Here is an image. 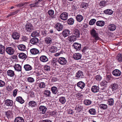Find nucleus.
<instances>
[{
    "mask_svg": "<svg viewBox=\"0 0 122 122\" xmlns=\"http://www.w3.org/2000/svg\"><path fill=\"white\" fill-rule=\"evenodd\" d=\"M33 30V26L31 24L29 23L26 24L24 28V30L25 32H31Z\"/></svg>",
    "mask_w": 122,
    "mask_h": 122,
    "instance_id": "f257e3e1",
    "label": "nucleus"
},
{
    "mask_svg": "<svg viewBox=\"0 0 122 122\" xmlns=\"http://www.w3.org/2000/svg\"><path fill=\"white\" fill-rule=\"evenodd\" d=\"M5 50L6 53L9 55H13L15 51L14 49L11 47H6L5 48Z\"/></svg>",
    "mask_w": 122,
    "mask_h": 122,
    "instance_id": "f03ea898",
    "label": "nucleus"
},
{
    "mask_svg": "<svg viewBox=\"0 0 122 122\" xmlns=\"http://www.w3.org/2000/svg\"><path fill=\"white\" fill-rule=\"evenodd\" d=\"M107 82L105 81H102L101 83H100V85L101 86V87L100 89L101 90H103V91H100L101 92H100L101 93V92H105L106 91L105 90V88H106V85L107 83Z\"/></svg>",
    "mask_w": 122,
    "mask_h": 122,
    "instance_id": "7ed1b4c3",
    "label": "nucleus"
},
{
    "mask_svg": "<svg viewBox=\"0 0 122 122\" xmlns=\"http://www.w3.org/2000/svg\"><path fill=\"white\" fill-rule=\"evenodd\" d=\"M58 62L60 64L63 65H65L67 62L65 58L61 57L59 58L58 60Z\"/></svg>",
    "mask_w": 122,
    "mask_h": 122,
    "instance_id": "20e7f679",
    "label": "nucleus"
},
{
    "mask_svg": "<svg viewBox=\"0 0 122 122\" xmlns=\"http://www.w3.org/2000/svg\"><path fill=\"white\" fill-rule=\"evenodd\" d=\"M68 15L66 12H64L61 14L60 15V18L62 20H65L68 19Z\"/></svg>",
    "mask_w": 122,
    "mask_h": 122,
    "instance_id": "39448f33",
    "label": "nucleus"
},
{
    "mask_svg": "<svg viewBox=\"0 0 122 122\" xmlns=\"http://www.w3.org/2000/svg\"><path fill=\"white\" fill-rule=\"evenodd\" d=\"M54 27L58 31L62 30L63 26L60 23H57L54 26Z\"/></svg>",
    "mask_w": 122,
    "mask_h": 122,
    "instance_id": "423d86ee",
    "label": "nucleus"
},
{
    "mask_svg": "<svg viewBox=\"0 0 122 122\" xmlns=\"http://www.w3.org/2000/svg\"><path fill=\"white\" fill-rule=\"evenodd\" d=\"M47 109L46 107L44 106H41L39 107V110L41 113L44 114L46 112Z\"/></svg>",
    "mask_w": 122,
    "mask_h": 122,
    "instance_id": "0eeeda50",
    "label": "nucleus"
},
{
    "mask_svg": "<svg viewBox=\"0 0 122 122\" xmlns=\"http://www.w3.org/2000/svg\"><path fill=\"white\" fill-rule=\"evenodd\" d=\"M91 33L93 36L95 37L96 40H97L99 39L98 34L94 29H92L91 30Z\"/></svg>",
    "mask_w": 122,
    "mask_h": 122,
    "instance_id": "6e6552de",
    "label": "nucleus"
},
{
    "mask_svg": "<svg viewBox=\"0 0 122 122\" xmlns=\"http://www.w3.org/2000/svg\"><path fill=\"white\" fill-rule=\"evenodd\" d=\"M112 74L114 76H119L121 74V71L118 69L114 70L112 72Z\"/></svg>",
    "mask_w": 122,
    "mask_h": 122,
    "instance_id": "1a4fd4ad",
    "label": "nucleus"
},
{
    "mask_svg": "<svg viewBox=\"0 0 122 122\" xmlns=\"http://www.w3.org/2000/svg\"><path fill=\"white\" fill-rule=\"evenodd\" d=\"M30 52L32 54L36 55L39 53V51L36 48H33L30 50Z\"/></svg>",
    "mask_w": 122,
    "mask_h": 122,
    "instance_id": "9d476101",
    "label": "nucleus"
},
{
    "mask_svg": "<svg viewBox=\"0 0 122 122\" xmlns=\"http://www.w3.org/2000/svg\"><path fill=\"white\" fill-rule=\"evenodd\" d=\"M77 85V86L79 88L82 89L84 87L85 84L83 81H80L78 82Z\"/></svg>",
    "mask_w": 122,
    "mask_h": 122,
    "instance_id": "9b49d317",
    "label": "nucleus"
},
{
    "mask_svg": "<svg viewBox=\"0 0 122 122\" xmlns=\"http://www.w3.org/2000/svg\"><path fill=\"white\" fill-rule=\"evenodd\" d=\"M73 46H74L75 49L77 50H80L81 47V44L77 43H75L73 44Z\"/></svg>",
    "mask_w": 122,
    "mask_h": 122,
    "instance_id": "f8f14e48",
    "label": "nucleus"
},
{
    "mask_svg": "<svg viewBox=\"0 0 122 122\" xmlns=\"http://www.w3.org/2000/svg\"><path fill=\"white\" fill-rule=\"evenodd\" d=\"M5 103L6 106H11L13 105V102L10 99H6L5 101Z\"/></svg>",
    "mask_w": 122,
    "mask_h": 122,
    "instance_id": "ddd939ff",
    "label": "nucleus"
},
{
    "mask_svg": "<svg viewBox=\"0 0 122 122\" xmlns=\"http://www.w3.org/2000/svg\"><path fill=\"white\" fill-rule=\"evenodd\" d=\"M73 35L76 38H79L80 37V33L79 31L77 29L74 30L73 33Z\"/></svg>",
    "mask_w": 122,
    "mask_h": 122,
    "instance_id": "4468645a",
    "label": "nucleus"
},
{
    "mask_svg": "<svg viewBox=\"0 0 122 122\" xmlns=\"http://www.w3.org/2000/svg\"><path fill=\"white\" fill-rule=\"evenodd\" d=\"M7 75L10 77H13L15 75L14 71L11 70H8L7 72Z\"/></svg>",
    "mask_w": 122,
    "mask_h": 122,
    "instance_id": "2eb2a0df",
    "label": "nucleus"
},
{
    "mask_svg": "<svg viewBox=\"0 0 122 122\" xmlns=\"http://www.w3.org/2000/svg\"><path fill=\"white\" fill-rule=\"evenodd\" d=\"M24 68L26 71L31 70L32 68V66L29 64H25L24 66Z\"/></svg>",
    "mask_w": 122,
    "mask_h": 122,
    "instance_id": "dca6fc26",
    "label": "nucleus"
},
{
    "mask_svg": "<svg viewBox=\"0 0 122 122\" xmlns=\"http://www.w3.org/2000/svg\"><path fill=\"white\" fill-rule=\"evenodd\" d=\"M15 71L19 72L21 71V66L19 64H15L14 67Z\"/></svg>",
    "mask_w": 122,
    "mask_h": 122,
    "instance_id": "f3484780",
    "label": "nucleus"
},
{
    "mask_svg": "<svg viewBox=\"0 0 122 122\" xmlns=\"http://www.w3.org/2000/svg\"><path fill=\"white\" fill-rule=\"evenodd\" d=\"M81 55L79 53H75L73 55V58L75 60H78L81 59Z\"/></svg>",
    "mask_w": 122,
    "mask_h": 122,
    "instance_id": "a211bd4d",
    "label": "nucleus"
},
{
    "mask_svg": "<svg viewBox=\"0 0 122 122\" xmlns=\"http://www.w3.org/2000/svg\"><path fill=\"white\" fill-rule=\"evenodd\" d=\"M40 59L41 61L44 62H46L48 60V58L45 56H41L40 58Z\"/></svg>",
    "mask_w": 122,
    "mask_h": 122,
    "instance_id": "6ab92c4d",
    "label": "nucleus"
},
{
    "mask_svg": "<svg viewBox=\"0 0 122 122\" xmlns=\"http://www.w3.org/2000/svg\"><path fill=\"white\" fill-rule=\"evenodd\" d=\"M39 41L38 39L36 38H34L32 39L30 41V42L34 45H36L38 43Z\"/></svg>",
    "mask_w": 122,
    "mask_h": 122,
    "instance_id": "aec40b11",
    "label": "nucleus"
},
{
    "mask_svg": "<svg viewBox=\"0 0 122 122\" xmlns=\"http://www.w3.org/2000/svg\"><path fill=\"white\" fill-rule=\"evenodd\" d=\"M116 29V26L114 24H110L108 26V29L111 31H114Z\"/></svg>",
    "mask_w": 122,
    "mask_h": 122,
    "instance_id": "412c9836",
    "label": "nucleus"
},
{
    "mask_svg": "<svg viewBox=\"0 0 122 122\" xmlns=\"http://www.w3.org/2000/svg\"><path fill=\"white\" fill-rule=\"evenodd\" d=\"M99 88L98 86H94L92 87L91 90L92 92L94 93H96L99 91Z\"/></svg>",
    "mask_w": 122,
    "mask_h": 122,
    "instance_id": "4be33fe9",
    "label": "nucleus"
},
{
    "mask_svg": "<svg viewBox=\"0 0 122 122\" xmlns=\"http://www.w3.org/2000/svg\"><path fill=\"white\" fill-rule=\"evenodd\" d=\"M83 19V16L81 15H77L76 17V20L79 22H81Z\"/></svg>",
    "mask_w": 122,
    "mask_h": 122,
    "instance_id": "5701e85b",
    "label": "nucleus"
},
{
    "mask_svg": "<svg viewBox=\"0 0 122 122\" xmlns=\"http://www.w3.org/2000/svg\"><path fill=\"white\" fill-rule=\"evenodd\" d=\"M16 100L21 104H23L25 102L23 98L20 96L17 97L16 98Z\"/></svg>",
    "mask_w": 122,
    "mask_h": 122,
    "instance_id": "b1692460",
    "label": "nucleus"
},
{
    "mask_svg": "<svg viewBox=\"0 0 122 122\" xmlns=\"http://www.w3.org/2000/svg\"><path fill=\"white\" fill-rule=\"evenodd\" d=\"M17 47L19 50L22 51H25L26 49L25 46L23 44L18 45Z\"/></svg>",
    "mask_w": 122,
    "mask_h": 122,
    "instance_id": "393cba45",
    "label": "nucleus"
},
{
    "mask_svg": "<svg viewBox=\"0 0 122 122\" xmlns=\"http://www.w3.org/2000/svg\"><path fill=\"white\" fill-rule=\"evenodd\" d=\"M70 34V31L67 29L64 30L62 32V35L65 37L68 36Z\"/></svg>",
    "mask_w": 122,
    "mask_h": 122,
    "instance_id": "a878e982",
    "label": "nucleus"
},
{
    "mask_svg": "<svg viewBox=\"0 0 122 122\" xmlns=\"http://www.w3.org/2000/svg\"><path fill=\"white\" fill-rule=\"evenodd\" d=\"M51 64L53 66H58V60L56 58H53L51 61Z\"/></svg>",
    "mask_w": 122,
    "mask_h": 122,
    "instance_id": "bb28decb",
    "label": "nucleus"
},
{
    "mask_svg": "<svg viewBox=\"0 0 122 122\" xmlns=\"http://www.w3.org/2000/svg\"><path fill=\"white\" fill-rule=\"evenodd\" d=\"M12 36L13 38L14 39L16 40L18 39L20 37L19 34L17 32L13 33Z\"/></svg>",
    "mask_w": 122,
    "mask_h": 122,
    "instance_id": "cd10ccee",
    "label": "nucleus"
},
{
    "mask_svg": "<svg viewBox=\"0 0 122 122\" xmlns=\"http://www.w3.org/2000/svg\"><path fill=\"white\" fill-rule=\"evenodd\" d=\"M29 105L30 107H34L36 105V102L34 101H30L29 103Z\"/></svg>",
    "mask_w": 122,
    "mask_h": 122,
    "instance_id": "c85d7f7f",
    "label": "nucleus"
},
{
    "mask_svg": "<svg viewBox=\"0 0 122 122\" xmlns=\"http://www.w3.org/2000/svg\"><path fill=\"white\" fill-rule=\"evenodd\" d=\"M83 107L81 106H76L75 108V110L76 111L77 113H79L80 112L82 111Z\"/></svg>",
    "mask_w": 122,
    "mask_h": 122,
    "instance_id": "c756f323",
    "label": "nucleus"
},
{
    "mask_svg": "<svg viewBox=\"0 0 122 122\" xmlns=\"http://www.w3.org/2000/svg\"><path fill=\"white\" fill-rule=\"evenodd\" d=\"M15 122H24V120L22 117H18L15 119Z\"/></svg>",
    "mask_w": 122,
    "mask_h": 122,
    "instance_id": "7c9ffc66",
    "label": "nucleus"
},
{
    "mask_svg": "<svg viewBox=\"0 0 122 122\" xmlns=\"http://www.w3.org/2000/svg\"><path fill=\"white\" fill-rule=\"evenodd\" d=\"M18 56L20 58L24 60H25L27 58V56L25 54L23 53H20Z\"/></svg>",
    "mask_w": 122,
    "mask_h": 122,
    "instance_id": "2f4dec72",
    "label": "nucleus"
},
{
    "mask_svg": "<svg viewBox=\"0 0 122 122\" xmlns=\"http://www.w3.org/2000/svg\"><path fill=\"white\" fill-rule=\"evenodd\" d=\"M118 86V84L116 83H112L110 86V87L115 90L117 88Z\"/></svg>",
    "mask_w": 122,
    "mask_h": 122,
    "instance_id": "473e14b6",
    "label": "nucleus"
},
{
    "mask_svg": "<svg viewBox=\"0 0 122 122\" xmlns=\"http://www.w3.org/2000/svg\"><path fill=\"white\" fill-rule=\"evenodd\" d=\"M51 91L52 93L54 94H56L58 91L57 88L55 86H53L52 87Z\"/></svg>",
    "mask_w": 122,
    "mask_h": 122,
    "instance_id": "72a5a7b5",
    "label": "nucleus"
},
{
    "mask_svg": "<svg viewBox=\"0 0 122 122\" xmlns=\"http://www.w3.org/2000/svg\"><path fill=\"white\" fill-rule=\"evenodd\" d=\"M39 31H35L33 32L31 35L32 37H35L39 36Z\"/></svg>",
    "mask_w": 122,
    "mask_h": 122,
    "instance_id": "f704fd0d",
    "label": "nucleus"
},
{
    "mask_svg": "<svg viewBox=\"0 0 122 122\" xmlns=\"http://www.w3.org/2000/svg\"><path fill=\"white\" fill-rule=\"evenodd\" d=\"M5 53V47L1 45H0V54H3Z\"/></svg>",
    "mask_w": 122,
    "mask_h": 122,
    "instance_id": "c9c22d12",
    "label": "nucleus"
},
{
    "mask_svg": "<svg viewBox=\"0 0 122 122\" xmlns=\"http://www.w3.org/2000/svg\"><path fill=\"white\" fill-rule=\"evenodd\" d=\"M76 38L74 35H73L69 37L68 40L71 42H73L76 40Z\"/></svg>",
    "mask_w": 122,
    "mask_h": 122,
    "instance_id": "e433bc0d",
    "label": "nucleus"
},
{
    "mask_svg": "<svg viewBox=\"0 0 122 122\" xmlns=\"http://www.w3.org/2000/svg\"><path fill=\"white\" fill-rule=\"evenodd\" d=\"M43 2V0H36L35 2V4L38 6V7L41 6L40 5L41 4L42 5Z\"/></svg>",
    "mask_w": 122,
    "mask_h": 122,
    "instance_id": "4c0bfd02",
    "label": "nucleus"
},
{
    "mask_svg": "<svg viewBox=\"0 0 122 122\" xmlns=\"http://www.w3.org/2000/svg\"><path fill=\"white\" fill-rule=\"evenodd\" d=\"M83 75L82 72L81 71H78L76 73V76L78 78L81 77L82 78V77L83 76Z\"/></svg>",
    "mask_w": 122,
    "mask_h": 122,
    "instance_id": "58836bf2",
    "label": "nucleus"
},
{
    "mask_svg": "<svg viewBox=\"0 0 122 122\" xmlns=\"http://www.w3.org/2000/svg\"><path fill=\"white\" fill-rule=\"evenodd\" d=\"M104 12L105 14L109 15H111L113 13V11L110 9H106Z\"/></svg>",
    "mask_w": 122,
    "mask_h": 122,
    "instance_id": "ea45409f",
    "label": "nucleus"
},
{
    "mask_svg": "<svg viewBox=\"0 0 122 122\" xmlns=\"http://www.w3.org/2000/svg\"><path fill=\"white\" fill-rule=\"evenodd\" d=\"M46 43L47 44H51L52 43L51 39L49 37H46L45 38Z\"/></svg>",
    "mask_w": 122,
    "mask_h": 122,
    "instance_id": "a19ab883",
    "label": "nucleus"
},
{
    "mask_svg": "<svg viewBox=\"0 0 122 122\" xmlns=\"http://www.w3.org/2000/svg\"><path fill=\"white\" fill-rule=\"evenodd\" d=\"M59 100L60 102L62 104H64L66 101L65 97H60Z\"/></svg>",
    "mask_w": 122,
    "mask_h": 122,
    "instance_id": "79ce46f5",
    "label": "nucleus"
},
{
    "mask_svg": "<svg viewBox=\"0 0 122 122\" xmlns=\"http://www.w3.org/2000/svg\"><path fill=\"white\" fill-rule=\"evenodd\" d=\"M88 4L87 3L83 2L81 4V7L82 8H84L85 9H86L88 7Z\"/></svg>",
    "mask_w": 122,
    "mask_h": 122,
    "instance_id": "37998d69",
    "label": "nucleus"
},
{
    "mask_svg": "<svg viewBox=\"0 0 122 122\" xmlns=\"http://www.w3.org/2000/svg\"><path fill=\"white\" fill-rule=\"evenodd\" d=\"M49 51L51 53H54L57 51V48L55 47L52 46L51 47Z\"/></svg>",
    "mask_w": 122,
    "mask_h": 122,
    "instance_id": "c03bdc74",
    "label": "nucleus"
},
{
    "mask_svg": "<svg viewBox=\"0 0 122 122\" xmlns=\"http://www.w3.org/2000/svg\"><path fill=\"white\" fill-rule=\"evenodd\" d=\"M51 92L49 91L46 90L44 91V94L46 97H49L51 96Z\"/></svg>",
    "mask_w": 122,
    "mask_h": 122,
    "instance_id": "a18cd8bd",
    "label": "nucleus"
},
{
    "mask_svg": "<svg viewBox=\"0 0 122 122\" xmlns=\"http://www.w3.org/2000/svg\"><path fill=\"white\" fill-rule=\"evenodd\" d=\"M48 14L49 15L52 17V18H54L53 16L54 14V11L52 10H49L48 12Z\"/></svg>",
    "mask_w": 122,
    "mask_h": 122,
    "instance_id": "49530a36",
    "label": "nucleus"
},
{
    "mask_svg": "<svg viewBox=\"0 0 122 122\" xmlns=\"http://www.w3.org/2000/svg\"><path fill=\"white\" fill-rule=\"evenodd\" d=\"M112 74H108L106 75V78L107 80L110 82L111 81L112 78Z\"/></svg>",
    "mask_w": 122,
    "mask_h": 122,
    "instance_id": "de8ad7c7",
    "label": "nucleus"
},
{
    "mask_svg": "<svg viewBox=\"0 0 122 122\" xmlns=\"http://www.w3.org/2000/svg\"><path fill=\"white\" fill-rule=\"evenodd\" d=\"M6 116L8 118L11 117L12 116L11 112L10 110L8 111L6 113Z\"/></svg>",
    "mask_w": 122,
    "mask_h": 122,
    "instance_id": "09e8293b",
    "label": "nucleus"
},
{
    "mask_svg": "<svg viewBox=\"0 0 122 122\" xmlns=\"http://www.w3.org/2000/svg\"><path fill=\"white\" fill-rule=\"evenodd\" d=\"M114 102L113 99L111 98L108 100V103L110 106H112L114 104Z\"/></svg>",
    "mask_w": 122,
    "mask_h": 122,
    "instance_id": "8fccbe9b",
    "label": "nucleus"
},
{
    "mask_svg": "<svg viewBox=\"0 0 122 122\" xmlns=\"http://www.w3.org/2000/svg\"><path fill=\"white\" fill-rule=\"evenodd\" d=\"M68 23L70 25H73L74 23V20L72 18H70L68 20Z\"/></svg>",
    "mask_w": 122,
    "mask_h": 122,
    "instance_id": "3c124183",
    "label": "nucleus"
},
{
    "mask_svg": "<svg viewBox=\"0 0 122 122\" xmlns=\"http://www.w3.org/2000/svg\"><path fill=\"white\" fill-rule=\"evenodd\" d=\"M38 86L40 88H44L45 87V84L44 82H41L38 84Z\"/></svg>",
    "mask_w": 122,
    "mask_h": 122,
    "instance_id": "603ef678",
    "label": "nucleus"
},
{
    "mask_svg": "<svg viewBox=\"0 0 122 122\" xmlns=\"http://www.w3.org/2000/svg\"><path fill=\"white\" fill-rule=\"evenodd\" d=\"M89 112L92 115H95L96 113V110L95 109L93 108L90 109L89 111Z\"/></svg>",
    "mask_w": 122,
    "mask_h": 122,
    "instance_id": "864d4df0",
    "label": "nucleus"
},
{
    "mask_svg": "<svg viewBox=\"0 0 122 122\" xmlns=\"http://www.w3.org/2000/svg\"><path fill=\"white\" fill-rule=\"evenodd\" d=\"M84 103L86 105H89L91 104L92 102L89 100H86L84 101Z\"/></svg>",
    "mask_w": 122,
    "mask_h": 122,
    "instance_id": "5fc2aeb1",
    "label": "nucleus"
},
{
    "mask_svg": "<svg viewBox=\"0 0 122 122\" xmlns=\"http://www.w3.org/2000/svg\"><path fill=\"white\" fill-rule=\"evenodd\" d=\"M117 58L119 61H122V55L120 54H118L117 57Z\"/></svg>",
    "mask_w": 122,
    "mask_h": 122,
    "instance_id": "6e6d98bb",
    "label": "nucleus"
},
{
    "mask_svg": "<svg viewBox=\"0 0 122 122\" xmlns=\"http://www.w3.org/2000/svg\"><path fill=\"white\" fill-rule=\"evenodd\" d=\"M100 108L105 109L107 108V105L104 104H101L100 105Z\"/></svg>",
    "mask_w": 122,
    "mask_h": 122,
    "instance_id": "4d7b16f0",
    "label": "nucleus"
},
{
    "mask_svg": "<svg viewBox=\"0 0 122 122\" xmlns=\"http://www.w3.org/2000/svg\"><path fill=\"white\" fill-rule=\"evenodd\" d=\"M114 90L112 89L110 87L108 90V93L109 94L111 95L114 93Z\"/></svg>",
    "mask_w": 122,
    "mask_h": 122,
    "instance_id": "13d9d810",
    "label": "nucleus"
},
{
    "mask_svg": "<svg viewBox=\"0 0 122 122\" xmlns=\"http://www.w3.org/2000/svg\"><path fill=\"white\" fill-rule=\"evenodd\" d=\"M96 21V20L94 19H91L89 21V24L90 25H92L94 24Z\"/></svg>",
    "mask_w": 122,
    "mask_h": 122,
    "instance_id": "bf43d9fd",
    "label": "nucleus"
},
{
    "mask_svg": "<svg viewBox=\"0 0 122 122\" xmlns=\"http://www.w3.org/2000/svg\"><path fill=\"white\" fill-rule=\"evenodd\" d=\"M28 81L29 82L32 83L34 81V79L31 77H29L27 79Z\"/></svg>",
    "mask_w": 122,
    "mask_h": 122,
    "instance_id": "052dcab7",
    "label": "nucleus"
},
{
    "mask_svg": "<svg viewBox=\"0 0 122 122\" xmlns=\"http://www.w3.org/2000/svg\"><path fill=\"white\" fill-rule=\"evenodd\" d=\"M44 69L45 70L47 71H49L50 70V66L46 65L45 66Z\"/></svg>",
    "mask_w": 122,
    "mask_h": 122,
    "instance_id": "680f3d73",
    "label": "nucleus"
},
{
    "mask_svg": "<svg viewBox=\"0 0 122 122\" xmlns=\"http://www.w3.org/2000/svg\"><path fill=\"white\" fill-rule=\"evenodd\" d=\"M18 91V90L17 89H16L14 90L13 92V96L14 97L16 96Z\"/></svg>",
    "mask_w": 122,
    "mask_h": 122,
    "instance_id": "e2e57ef3",
    "label": "nucleus"
},
{
    "mask_svg": "<svg viewBox=\"0 0 122 122\" xmlns=\"http://www.w3.org/2000/svg\"><path fill=\"white\" fill-rule=\"evenodd\" d=\"M28 4V3L27 2H23L19 4L18 5V6L19 7H21L25 5H27Z\"/></svg>",
    "mask_w": 122,
    "mask_h": 122,
    "instance_id": "0e129e2a",
    "label": "nucleus"
},
{
    "mask_svg": "<svg viewBox=\"0 0 122 122\" xmlns=\"http://www.w3.org/2000/svg\"><path fill=\"white\" fill-rule=\"evenodd\" d=\"M5 82L1 80H0V87H3L5 85Z\"/></svg>",
    "mask_w": 122,
    "mask_h": 122,
    "instance_id": "69168bd1",
    "label": "nucleus"
},
{
    "mask_svg": "<svg viewBox=\"0 0 122 122\" xmlns=\"http://www.w3.org/2000/svg\"><path fill=\"white\" fill-rule=\"evenodd\" d=\"M29 5L30 6V8L33 7H38V6L37 5L35 4V2L34 3L30 5Z\"/></svg>",
    "mask_w": 122,
    "mask_h": 122,
    "instance_id": "338daca9",
    "label": "nucleus"
},
{
    "mask_svg": "<svg viewBox=\"0 0 122 122\" xmlns=\"http://www.w3.org/2000/svg\"><path fill=\"white\" fill-rule=\"evenodd\" d=\"M68 113L69 114H73L74 113V112L73 110L69 109L68 111Z\"/></svg>",
    "mask_w": 122,
    "mask_h": 122,
    "instance_id": "774afa93",
    "label": "nucleus"
}]
</instances>
